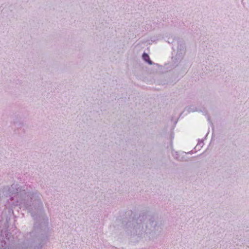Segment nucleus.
<instances>
[{"instance_id":"nucleus-1","label":"nucleus","mask_w":249,"mask_h":249,"mask_svg":"<svg viewBox=\"0 0 249 249\" xmlns=\"http://www.w3.org/2000/svg\"><path fill=\"white\" fill-rule=\"evenodd\" d=\"M128 234L136 240H153L160 235L162 231L161 226L154 218L145 213H141L137 219L133 218L125 225Z\"/></svg>"},{"instance_id":"nucleus-10","label":"nucleus","mask_w":249,"mask_h":249,"mask_svg":"<svg viewBox=\"0 0 249 249\" xmlns=\"http://www.w3.org/2000/svg\"><path fill=\"white\" fill-rule=\"evenodd\" d=\"M171 137H172V138H174V136H173V135L172 134H171Z\"/></svg>"},{"instance_id":"nucleus-8","label":"nucleus","mask_w":249,"mask_h":249,"mask_svg":"<svg viewBox=\"0 0 249 249\" xmlns=\"http://www.w3.org/2000/svg\"><path fill=\"white\" fill-rule=\"evenodd\" d=\"M167 42L169 43H173L174 42V39H173L172 38H169L168 39Z\"/></svg>"},{"instance_id":"nucleus-9","label":"nucleus","mask_w":249,"mask_h":249,"mask_svg":"<svg viewBox=\"0 0 249 249\" xmlns=\"http://www.w3.org/2000/svg\"><path fill=\"white\" fill-rule=\"evenodd\" d=\"M203 144V142L202 141H201L200 142H198V145H199L201 146V145H202Z\"/></svg>"},{"instance_id":"nucleus-2","label":"nucleus","mask_w":249,"mask_h":249,"mask_svg":"<svg viewBox=\"0 0 249 249\" xmlns=\"http://www.w3.org/2000/svg\"><path fill=\"white\" fill-rule=\"evenodd\" d=\"M185 52V50H182V51L177 50L176 55L172 57V60L174 62L176 66H178V64L183 59Z\"/></svg>"},{"instance_id":"nucleus-7","label":"nucleus","mask_w":249,"mask_h":249,"mask_svg":"<svg viewBox=\"0 0 249 249\" xmlns=\"http://www.w3.org/2000/svg\"><path fill=\"white\" fill-rule=\"evenodd\" d=\"M203 112V114H204L205 115H206V116H207V120H208V121L210 123L212 124V121H211L210 117L209 116V115H207V113L205 112V111Z\"/></svg>"},{"instance_id":"nucleus-3","label":"nucleus","mask_w":249,"mask_h":249,"mask_svg":"<svg viewBox=\"0 0 249 249\" xmlns=\"http://www.w3.org/2000/svg\"><path fill=\"white\" fill-rule=\"evenodd\" d=\"M188 112H203L201 109H198L196 107L194 106H190L187 107L185 109Z\"/></svg>"},{"instance_id":"nucleus-6","label":"nucleus","mask_w":249,"mask_h":249,"mask_svg":"<svg viewBox=\"0 0 249 249\" xmlns=\"http://www.w3.org/2000/svg\"><path fill=\"white\" fill-rule=\"evenodd\" d=\"M173 156L175 159L178 161H183V157H180L179 154L177 152H175V153H173Z\"/></svg>"},{"instance_id":"nucleus-4","label":"nucleus","mask_w":249,"mask_h":249,"mask_svg":"<svg viewBox=\"0 0 249 249\" xmlns=\"http://www.w3.org/2000/svg\"><path fill=\"white\" fill-rule=\"evenodd\" d=\"M177 50H185L186 51V47L184 41L182 40L179 39L177 40Z\"/></svg>"},{"instance_id":"nucleus-5","label":"nucleus","mask_w":249,"mask_h":249,"mask_svg":"<svg viewBox=\"0 0 249 249\" xmlns=\"http://www.w3.org/2000/svg\"><path fill=\"white\" fill-rule=\"evenodd\" d=\"M142 59L148 63L149 65H152L153 62L150 60L148 54L145 53H144L142 55Z\"/></svg>"}]
</instances>
